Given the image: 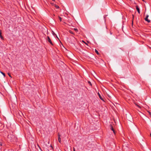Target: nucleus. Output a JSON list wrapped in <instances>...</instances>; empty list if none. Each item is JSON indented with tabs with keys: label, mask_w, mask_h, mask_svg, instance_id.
Masks as SVG:
<instances>
[{
	"label": "nucleus",
	"mask_w": 151,
	"mask_h": 151,
	"mask_svg": "<svg viewBox=\"0 0 151 151\" xmlns=\"http://www.w3.org/2000/svg\"><path fill=\"white\" fill-rule=\"evenodd\" d=\"M0 145L1 146L2 145V143L1 142H0Z\"/></svg>",
	"instance_id": "17"
},
{
	"label": "nucleus",
	"mask_w": 151,
	"mask_h": 151,
	"mask_svg": "<svg viewBox=\"0 0 151 151\" xmlns=\"http://www.w3.org/2000/svg\"><path fill=\"white\" fill-rule=\"evenodd\" d=\"M69 32L70 33H71V34H73V35H74V33H73V32L72 31H71V30H69Z\"/></svg>",
	"instance_id": "9"
},
{
	"label": "nucleus",
	"mask_w": 151,
	"mask_h": 151,
	"mask_svg": "<svg viewBox=\"0 0 151 151\" xmlns=\"http://www.w3.org/2000/svg\"><path fill=\"white\" fill-rule=\"evenodd\" d=\"M95 52L97 54L99 55V52L96 49H95Z\"/></svg>",
	"instance_id": "7"
},
{
	"label": "nucleus",
	"mask_w": 151,
	"mask_h": 151,
	"mask_svg": "<svg viewBox=\"0 0 151 151\" xmlns=\"http://www.w3.org/2000/svg\"><path fill=\"white\" fill-rule=\"evenodd\" d=\"M0 37L1 38L2 40H4V37H3V36H2V35H1V33H0Z\"/></svg>",
	"instance_id": "6"
},
{
	"label": "nucleus",
	"mask_w": 151,
	"mask_h": 151,
	"mask_svg": "<svg viewBox=\"0 0 151 151\" xmlns=\"http://www.w3.org/2000/svg\"><path fill=\"white\" fill-rule=\"evenodd\" d=\"M150 136L151 137V133L150 134Z\"/></svg>",
	"instance_id": "25"
},
{
	"label": "nucleus",
	"mask_w": 151,
	"mask_h": 151,
	"mask_svg": "<svg viewBox=\"0 0 151 151\" xmlns=\"http://www.w3.org/2000/svg\"><path fill=\"white\" fill-rule=\"evenodd\" d=\"M8 74L9 77H10L11 78H12V76H11L10 74L9 73H8Z\"/></svg>",
	"instance_id": "15"
},
{
	"label": "nucleus",
	"mask_w": 151,
	"mask_h": 151,
	"mask_svg": "<svg viewBox=\"0 0 151 151\" xmlns=\"http://www.w3.org/2000/svg\"><path fill=\"white\" fill-rule=\"evenodd\" d=\"M53 35H55V33H53Z\"/></svg>",
	"instance_id": "23"
},
{
	"label": "nucleus",
	"mask_w": 151,
	"mask_h": 151,
	"mask_svg": "<svg viewBox=\"0 0 151 151\" xmlns=\"http://www.w3.org/2000/svg\"><path fill=\"white\" fill-rule=\"evenodd\" d=\"M149 114L151 116V112L150 111H148Z\"/></svg>",
	"instance_id": "19"
},
{
	"label": "nucleus",
	"mask_w": 151,
	"mask_h": 151,
	"mask_svg": "<svg viewBox=\"0 0 151 151\" xmlns=\"http://www.w3.org/2000/svg\"><path fill=\"white\" fill-rule=\"evenodd\" d=\"M73 29L76 32H77L78 31V30L76 28H74Z\"/></svg>",
	"instance_id": "12"
},
{
	"label": "nucleus",
	"mask_w": 151,
	"mask_h": 151,
	"mask_svg": "<svg viewBox=\"0 0 151 151\" xmlns=\"http://www.w3.org/2000/svg\"><path fill=\"white\" fill-rule=\"evenodd\" d=\"M137 106L138 107H139V108H140V107L138 105H137Z\"/></svg>",
	"instance_id": "20"
},
{
	"label": "nucleus",
	"mask_w": 151,
	"mask_h": 151,
	"mask_svg": "<svg viewBox=\"0 0 151 151\" xmlns=\"http://www.w3.org/2000/svg\"><path fill=\"white\" fill-rule=\"evenodd\" d=\"M53 1H55V0H52Z\"/></svg>",
	"instance_id": "24"
},
{
	"label": "nucleus",
	"mask_w": 151,
	"mask_h": 151,
	"mask_svg": "<svg viewBox=\"0 0 151 151\" xmlns=\"http://www.w3.org/2000/svg\"><path fill=\"white\" fill-rule=\"evenodd\" d=\"M73 151H76L75 148L74 147L73 148Z\"/></svg>",
	"instance_id": "21"
},
{
	"label": "nucleus",
	"mask_w": 151,
	"mask_h": 151,
	"mask_svg": "<svg viewBox=\"0 0 151 151\" xmlns=\"http://www.w3.org/2000/svg\"><path fill=\"white\" fill-rule=\"evenodd\" d=\"M56 37H57V38L58 39H59V38H58V37H57V36Z\"/></svg>",
	"instance_id": "22"
},
{
	"label": "nucleus",
	"mask_w": 151,
	"mask_h": 151,
	"mask_svg": "<svg viewBox=\"0 0 151 151\" xmlns=\"http://www.w3.org/2000/svg\"><path fill=\"white\" fill-rule=\"evenodd\" d=\"M88 83L90 86H92V84L91 83L90 81H88Z\"/></svg>",
	"instance_id": "13"
},
{
	"label": "nucleus",
	"mask_w": 151,
	"mask_h": 151,
	"mask_svg": "<svg viewBox=\"0 0 151 151\" xmlns=\"http://www.w3.org/2000/svg\"><path fill=\"white\" fill-rule=\"evenodd\" d=\"M98 95L100 99L102 101H104V100L103 97L101 96V95L100 94V93H98Z\"/></svg>",
	"instance_id": "4"
},
{
	"label": "nucleus",
	"mask_w": 151,
	"mask_h": 151,
	"mask_svg": "<svg viewBox=\"0 0 151 151\" xmlns=\"http://www.w3.org/2000/svg\"><path fill=\"white\" fill-rule=\"evenodd\" d=\"M58 140L59 142L60 143H61V139L60 138V137L58 138Z\"/></svg>",
	"instance_id": "8"
},
{
	"label": "nucleus",
	"mask_w": 151,
	"mask_h": 151,
	"mask_svg": "<svg viewBox=\"0 0 151 151\" xmlns=\"http://www.w3.org/2000/svg\"><path fill=\"white\" fill-rule=\"evenodd\" d=\"M110 129H111V130H112L113 131L114 133V134H115V131L114 129L113 128V127H112V126L111 125H110Z\"/></svg>",
	"instance_id": "2"
},
{
	"label": "nucleus",
	"mask_w": 151,
	"mask_h": 151,
	"mask_svg": "<svg viewBox=\"0 0 151 151\" xmlns=\"http://www.w3.org/2000/svg\"><path fill=\"white\" fill-rule=\"evenodd\" d=\"M47 41L48 42H49L52 45H53V43H52V42L51 41L50 37L48 36H47Z\"/></svg>",
	"instance_id": "1"
},
{
	"label": "nucleus",
	"mask_w": 151,
	"mask_h": 151,
	"mask_svg": "<svg viewBox=\"0 0 151 151\" xmlns=\"http://www.w3.org/2000/svg\"><path fill=\"white\" fill-rule=\"evenodd\" d=\"M0 73L4 76V77L5 76V75L4 73L1 71H0Z\"/></svg>",
	"instance_id": "10"
},
{
	"label": "nucleus",
	"mask_w": 151,
	"mask_h": 151,
	"mask_svg": "<svg viewBox=\"0 0 151 151\" xmlns=\"http://www.w3.org/2000/svg\"><path fill=\"white\" fill-rule=\"evenodd\" d=\"M148 15H147L145 18V21H147L148 22H150V20L148 19Z\"/></svg>",
	"instance_id": "5"
},
{
	"label": "nucleus",
	"mask_w": 151,
	"mask_h": 151,
	"mask_svg": "<svg viewBox=\"0 0 151 151\" xmlns=\"http://www.w3.org/2000/svg\"><path fill=\"white\" fill-rule=\"evenodd\" d=\"M55 6L57 9H58L59 8V6L55 4Z\"/></svg>",
	"instance_id": "11"
},
{
	"label": "nucleus",
	"mask_w": 151,
	"mask_h": 151,
	"mask_svg": "<svg viewBox=\"0 0 151 151\" xmlns=\"http://www.w3.org/2000/svg\"><path fill=\"white\" fill-rule=\"evenodd\" d=\"M16 138L15 137V139L16 140Z\"/></svg>",
	"instance_id": "26"
},
{
	"label": "nucleus",
	"mask_w": 151,
	"mask_h": 151,
	"mask_svg": "<svg viewBox=\"0 0 151 151\" xmlns=\"http://www.w3.org/2000/svg\"><path fill=\"white\" fill-rule=\"evenodd\" d=\"M60 135L59 133H58V138L60 137Z\"/></svg>",
	"instance_id": "18"
},
{
	"label": "nucleus",
	"mask_w": 151,
	"mask_h": 151,
	"mask_svg": "<svg viewBox=\"0 0 151 151\" xmlns=\"http://www.w3.org/2000/svg\"><path fill=\"white\" fill-rule=\"evenodd\" d=\"M136 9L137 10L138 13L139 14H140V10H139V9L138 6H137V5L136 6Z\"/></svg>",
	"instance_id": "3"
},
{
	"label": "nucleus",
	"mask_w": 151,
	"mask_h": 151,
	"mask_svg": "<svg viewBox=\"0 0 151 151\" xmlns=\"http://www.w3.org/2000/svg\"><path fill=\"white\" fill-rule=\"evenodd\" d=\"M37 145L38 147H39V148L41 150L40 147L39 146V145L38 144H37Z\"/></svg>",
	"instance_id": "16"
},
{
	"label": "nucleus",
	"mask_w": 151,
	"mask_h": 151,
	"mask_svg": "<svg viewBox=\"0 0 151 151\" xmlns=\"http://www.w3.org/2000/svg\"><path fill=\"white\" fill-rule=\"evenodd\" d=\"M59 20H60V21H61L62 18L60 17H59Z\"/></svg>",
	"instance_id": "14"
}]
</instances>
